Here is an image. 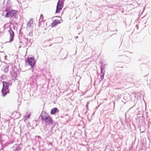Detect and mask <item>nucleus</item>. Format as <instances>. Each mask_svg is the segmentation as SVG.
I'll return each mask as SVG.
<instances>
[{"mask_svg": "<svg viewBox=\"0 0 151 151\" xmlns=\"http://www.w3.org/2000/svg\"><path fill=\"white\" fill-rule=\"evenodd\" d=\"M3 87L1 92L3 96H5L9 92V83L6 82H3Z\"/></svg>", "mask_w": 151, "mask_h": 151, "instance_id": "1", "label": "nucleus"}, {"mask_svg": "<svg viewBox=\"0 0 151 151\" xmlns=\"http://www.w3.org/2000/svg\"><path fill=\"white\" fill-rule=\"evenodd\" d=\"M63 1H62V0L59 1L56 7V9L55 12L56 13H59L62 10L63 6Z\"/></svg>", "mask_w": 151, "mask_h": 151, "instance_id": "2", "label": "nucleus"}, {"mask_svg": "<svg viewBox=\"0 0 151 151\" xmlns=\"http://www.w3.org/2000/svg\"><path fill=\"white\" fill-rule=\"evenodd\" d=\"M27 62L31 66L32 68L34 66L36 61L34 58H27V60H26V62Z\"/></svg>", "mask_w": 151, "mask_h": 151, "instance_id": "3", "label": "nucleus"}, {"mask_svg": "<svg viewBox=\"0 0 151 151\" xmlns=\"http://www.w3.org/2000/svg\"><path fill=\"white\" fill-rule=\"evenodd\" d=\"M17 11L12 10L11 11L7 12L5 16L6 17H12L16 14Z\"/></svg>", "mask_w": 151, "mask_h": 151, "instance_id": "4", "label": "nucleus"}, {"mask_svg": "<svg viewBox=\"0 0 151 151\" xmlns=\"http://www.w3.org/2000/svg\"><path fill=\"white\" fill-rule=\"evenodd\" d=\"M49 115L45 111H42L40 115L41 119L43 121H45L48 117Z\"/></svg>", "mask_w": 151, "mask_h": 151, "instance_id": "5", "label": "nucleus"}, {"mask_svg": "<svg viewBox=\"0 0 151 151\" xmlns=\"http://www.w3.org/2000/svg\"><path fill=\"white\" fill-rule=\"evenodd\" d=\"M63 22L62 20L61 19L60 20L55 19L51 24V26L52 27H53L55 26L60 24Z\"/></svg>", "mask_w": 151, "mask_h": 151, "instance_id": "6", "label": "nucleus"}, {"mask_svg": "<svg viewBox=\"0 0 151 151\" xmlns=\"http://www.w3.org/2000/svg\"><path fill=\"white\" fill-rule=\"evenodd\" d=\"M44 121L45 122V124L46 125H50L52 124L53 120L52 119V118L49 115L48 116V117Z\"/></svg>", "mask_w": 151, "mask_h": 151, "instance_id": "7", "label": "nucleus"}, {"mask_svg": "<svg viewBox=\"0 0 151 151\" xmlns=\"http://www.w3.org/2000/svg\"><path fill=\"white\" fill-rule=\"evenodd\" d=\"M9 32L10 33V39L9 42H11L13 40L14 36V33L11 29H10L9 30Z\"/></svg>", "mask_w": 151, "mask_h": 151, "instance_id": "8", "label": "nucleus"}, {"mask_svg": "<svg viewBox=\"0 0 151 151\" xmlns=\"http://www.w3.org/2000/svg\"><path fill=\"white\" fill-rule=\"evenodd\" d=\"M12 118L17 119L19 117V114L16 111H14L12 113Z\"/></svg>", "mask_w": 151, "mask_h": 151, "instance_id": "9", "label": "nucleus"}, {"mask_svg": "<svg viewBox=\"0 0 151 151\" xmlns=\"http://www.w3.org/2000/svg\"><path fill=\"white\" fill-rule=\"evenodd\" d=\"M58 111V109L57 108H54L52 109L50 112L51 114H55Z\"/></svg>", "mask_w": 151, "mask_h": 151, "instance_id": "10", "label": "nucleus"}, {"mask_svg": "<svg viewBox=\"0 0 151 151\" xmlns=\"http://www.w3.org/2000/svg\"><path fill=\"white\" fill-rule=\"evenodd\" d=\"M33 21L32 20H30L27 23V26L28 27H30L32 24H33Z\"/></svg>", "mask_w": 151, "mask_h": 151, "instance_id": "11", "label": "nucleus"}, {"mask_svg": "<svg viewBox=\"0 0 151 151\" xmlns=\"http://www.w3.org/2000/svg\"><path fill=\"white\" fill-rule=\"evenodd\" d=\"M42 16V18H43V16L41 14V17Z\"/></svg>", "mask_w": 151, "mask_h": 151, "instance_id": "12", "label": "nucleus"}, {"mask_svg": "<svg viewBox=\"0 0 151 151\" xmlns=\"http://www.w3.org/2000/svg\"><path fill=\"white\" fill-rule=\"evenodd\" d=\"M56 17H57V16H56Z\"/></svg>", "mask_w": 151, "mask_h": 151, "instance_id": "13", "label": "nucleus"}, {"mask_svg": "<svg viewBox=\"0 0 151 151\" xmlns=\"http://www.w3.org/2000/svg\"><path fill=\"white\" fill-rule=\"evenodd\" d=\"M29 116H28V118H29Z\"/></svg>", "mask_w": 151, "mask_h": 151, "instance_id": "14", "label": "nucleus"}]
</instances>
